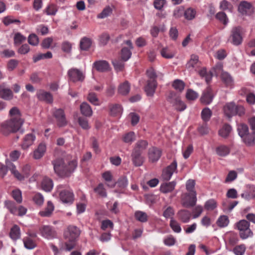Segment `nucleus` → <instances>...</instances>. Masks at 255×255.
Here are the masks:
<instances>
[{
    "instance_id": "f257e3e1",
    "label": "nucleus",
    "mask_w": 255,
    "mask_h": 255,
    "mask_svg": "<svg viewBox=\"0 0 255 255\" xmlns=\"http://www.w3.org/2000/svg\"><path fill=\"white\" fill-rule=\"evenodd\" d=\"M52 164L53 165L55 173L61 177L70 176L77 166L75 160H72L66 164L64 159L61 158L53 160Z\"/></svg>"
},
{
    "instance_id": "f03ea898",
    "label": "nucleus",
    "mask_w": 255,
    "mask_h": 255,
    "mask_svg": "<svg viewBox=\"0 0 255 255\" xmlns=\"http://www.w3.org/2000/svg\"><path fill=\"white\" fill-rule=\"evenodd\" d=\"M21 123L16 122L9 119L0 124V132L4 135H7L11 133L16 132L21 128Z\"/></svg>"
},
{
    "instance_id": "7ed1b4c3",
    "label": "nucleus",
    "mask_w": 255,
    "mask_h": 255,
    "mask_svg": "<svg viewBox=\"0 0 255 255\" xmlns=\"http://www.w3.org/2000/svg\"><path fill=\"white\" fill-rule=\"evenodd\" d=\"M225 115L229 118L238 115L241 116L245 113L244 108L242 106L236 105L234 103L226 104L224 107Z\"/></svg>"
},
{
    "instance_id": "20e7f679",
    "label": "nucleus",
    "mask_w": 255,
    "mask_h": 255,
    "mask_svg": "<svg viewBox=\"0 0 255 255\" xmlns=\"http://www.w3.org/2000/svg\"><path fill=\"white\" fill-rule=\"evenodd\" d=\"M59 249L55 245L51 244L50 247L52 249L54 255H57L59 251H70L75 248L76 246L75 240H61L59 242Z\"/></svg>"
},
{
    "instance_id": "39448f33",
    "label": "nucleus",
    "mask_w": 255,
    "mask_h": 255,
    "mask_svg": "<svg viewBox=\"0 0 255 255\" xmlns=\"http://www.w3.org/2000/svg\"><path fill=\"white\" fill-rule=\"evenodd\" d=\"M242 30L243 28L240 26L233 27L228 41L236 46L241 45L243 41Z\"/></svg>"
},
{
    "instance_id": "423d86ee",
    "label": "nucleus",
    "mask_w": 255,
    "mask_h": 255,
    "mask_svg": "<svg viewBox=\"0 0 255 255\" xmlns=\"http://www.w3.org/2000/svg\"><path fill=\"white\" fill-rule=\"evenodd\" d=\"M197 202L196 191H191L186 193L182 195L181 204L187 208L193 207L195 206Z\"/></svg>"
},
{
    "instance_id": "0eeeda50",
    "label": "nucleus",
    "mask_w": 255,
    "mask_h": 255,
    "mask_svg": "<svg viewBox=\"0 0 255 255\" xmlns=\"http://www.w3.org/2000/svg\"><path fill=\"white\" fill-rule=\"evenodd\" d=\"M237 227L240 231V236L243 239L251 237L253 232L250 229V223L246 220H242L237 223Z\"/></svg>"
},
{
    "instance_id": "6e6552de",
    "label": "nucleus",
    "mask_w": 255,
    "mask_h": 255,
    "mask_svg": "<svg viewBox=\"0 0 255 255\" xmlns=\"http://www.w3.org/2000/svg\"><path fill=\"white\" fill-rule=\"evenodd\" d=\"M62 185H59L58 187L60 200L63 203H72L74 200V195L72 190L70 189H62Z\"/></svg>"
},
{
    "instance_id": "1a4fd4ad",
    "label": "nucleus",
    "mask_w": 255,
    "mask_h": 255,
    "mask_svg": "<svg viewBox=\"0 0 255 255\" xmlns=\"http://www.w3.org/2000/svg\"><path fill=\"white\" fill-rule=\"evenodd\" d=\"M53 116L56 119L58 127H62L67 125L66 116L62 109H55L53 112Z\"/></svg>"
},
{
    "instance_id": "9d476101",
    "label": "nucleus",
    "mask_w": 255,
    "mask_h": 255,
    "mask_svg": "<svg viewBox=\"0 0 255 255\" xmlns=\"http://www.w3.org/2000/svg\"><path fill=\"white\" fill-rule=\"evenodd\" d=\"M69 80L73 82H82L85 79V76L80 70L77 68H71L68 71Z\"/></svg>"
},
{
    "instance_id": "9b49d317",
    "label": "nucleus",
    "mask_w": 255,
    "mask_h": 255,
    "mask_svg": "<svg viewBox=\"0 0 255 255\" xmlns=\"http://www.w3.org/2000/svg\"><path fill=\"white\" fill-rule=\"evenodd\" d=\"M176 168L177 162L174 160L169 166L163 169L161 176L163 180L166 181L169 180Z\"/></svg>"
},
{
    "instance_id": "f8f14e48",
    "label": "nucleus",
    "mask_w": 255,
    "mask_h": 255,
    "mask_svg": "<svg viewBox=\"0 0 255 255\" xmlns=\"http://www.w3.org/2000/svg\"><path fill=\"white\" fill-rule=\"evenodd\" d=\"M214 95L212 90L210 87H208L203 92L200 98V101L202 104L209 105L213 101Z\"/></svg>"
},
{
    "instance_id": "ddd939ff",
    "label": "nucleus",
    "mask_w": 255,
    "mask_h": 255,
    "mask_svg": "<svg viewBox=\"0 0 255 255\" xmlns=\"http://www.w3.org/2000/svg\"><path fill=\"white\" fill-rule=\"evenodd\" d=\"M81 233L80 230L76 226H69L64 233L65 238L68 239H76Z\"/></svg>"
},
{
    "instance_id": "4468645a",
    "label": "nucleus",
    "mask_w": 255,
    "mask_h": 255,
    "mask_svg": "<svg viewBox=\"0 0 255 255\" xmlns=\"http://www.w3.org/2000/svg\"><path fill=\"white\" fill-rule=\"evenodd\" d=\"M37 99L41 101H43L47 104H52L53 101V98L52 94L43 90H40L36 93Z\"/></svg>"
},
{
    "instance_id": "2eb2a0df",
    "label": "nucleus",
    "mask_w": 255,
    "mask_h": 255,
    "mask_svg": "<svg viewBox=\"0 0 255 255\" xmlns=\"http://www.w3.org/2000/svg\"><path fill=\"white\" fill-rule=\"evenodd\" d=\"M41 235L45 238H54L56 233L54 230L50 226H43L39 229Z\"/></svg>"
},
{
    "instance_id": "dca6fc26",
    "label": "nucleus",
    "mask_w": 255,
    "mask_h": 255,
    "mask_svg": "<svg viewBox=\"0 0 255 255\" xmlns=\"http://www.w3.org/2000/svg\"><path fill=\"white\" fill-rule=\"evenodd\" d=\"M141 154V153L132 150L131 153V161L135 166L138 167L143 164L144 157Z\"/></svg>"
},
{
    "instance_id": "f3484780",
    "label": "nucleus",
    "mask_w": 255,
    "mask_h": 255,
    "mask_svg": "<svg viewBox=\"0 0 255 255\" xmlns=\"http://www.w3.org/2000/svg\"><path fill=\"white\" fill-rule=\"evenodd\" d=\"M161 155V151L157 147H152L148 149V158L151 162H156Z\"/></svg>"
},
{
    "instance_id": "a211bd4d",
    "label": "nucleus",
    "mask_w": 255,
    "mask_h": 255,
    "mask_svg": "<svg viewBox=\"0 0 255 255\" xmlns=\"http://www.w3.org/2000/svg\"><path fill=\"white\" fill-rule=\"evenodd\" d=\"M192 216L191 212L186 209H181L178 211L177 217L181 222L188 223Z\"/></svg>"
},
{
    "instance_id": "6ab92c4d",
    "label": "nucleus",
    "mask_w": 255,
    "mask_h": 255,
    "mask_svg": "<svg viewBox=\"0 0 255 255\" xmlns=\"http://www.w3.org/2000/svg\"><path fill=\"white\" fill-rule=\"evenodd\" d=\"M35 140V136L33 133L27 134L23 139L21 143V148L24 150H26L31 145H32Z\"/></svg>"
},
{
    "instance_id": "aec40b11",
    "label": "nucleus",
    "mask_w": 255,
    "mask_h": 255,
    "mask_svg": "<svg viewBox=\"0 0 255 255\" xmlns=\"http://www.w3.org/2000/svg\"><path fill=\"white\" fill-rule=\"evenodd\" d=\"M10 119L16 122L21 123L23 124L24 120L21 118V115L19 110L16 107L12 108L9 111Z\"/></svg>"
},
{
    "instance_id": "412c9836",
    "label": "nucleus",
    "mask_w": 255,
    "mask_h": 255,
    "mask_svg": "<svg viewBox=\"0 0 255 255\" xmlns=\"http://www.w3.org/2000/svg\"><path fill=\"white\" fill-rule=\"evenodd\" d=\"M156 88V82L155 80H149L147 81V85L144 87V91L148 96H153Z\"/></svg>"
},
{
    "instance_id": "4be33fe9",
    "label": "nucleus",
    "mask_w": 255,
    "mask_h": 255,
    "mask_svg": "<svg viewBox=\"0 0 255 255\" xmlns=\"http://www.w3.org/2000/svg\"><path fill=\"white\" fill-rule=\"evenodd\" d=\"M93 66L98 71L101 72L108 71L110 68L109 64L105 60L96 61L94 63Z\"/></svg>"
},
{
    "instance_id": "5701e85b",
    "label": "nucleus",
    "mask_w": 255,
    "mask_h": 255,
    "mask_svg": "<svg viewBox=\"0 0 255 255\" xmlns=\"http://www.w3.org/2000/svg\"><path fill=\"white\" fill-rule=\"evenodd\" d=\"M237 130L239 135L242 138V140H245L248 143H250L247 138L245 137L249 132L248 126L244 124H239L238 126Z\"/></svg>"
},
{
    "instance_id": "b1692460",
    "label": "nucleus",
    "mask_w": 255,
    "mask_h": 255,
    "mask_svg": "<svg viewBox=\"0 0 255 255\" xmlns=\"http://www.w3.org/2000/svg\"><path fill=\"white\" fill-rule=\"evenodd\" d=\"M46 145L44 143H40L37 148L34 150L33 157L35 159H40L44 155L46 151Z\"/></svg>"
},
{
    "instance_id": "393cba45",
    "label": "nucleus",
    "mask_w": 255,
    "mask_h": 255,
    "mask_svg": "<svg viewBox=\"0 0 255 255\" xmlns=\"http://www.w3.org/2000/svg\"><path fill=\"white\" fill-rule=\"evenodd\" d=\"M13 97V94L11 90L6 88L3 85H0V98L5 100H11Z\"/></svg>"
},
{
    "instance_id": "a878e982",
    "label": "nucleus",
    "mask_w": 255,
    "mask_h": 255,
    "mask_svg": "<svg viewBox=\"0 0 255 255\" xmlns=\"http://www.w3.org/2000/svg\"><path fill=\"white\" fill-rule=\"evenodd\" d=\"M176 184L175 181L163 183L160 186V190L163 193L171 192L174 189Z\"/></svg>"
},
{
    "instance_id": "bb28decb",
    "label": "nucleus",
    "mask_w": 255,
    "mask_h": 255,
    "mask_svg": "<svg viewBox=\"0 0 255 255\" xmlns=\"http://www.w3.org/2000/svg\"><path fill=\"white\" fill-rule=\"evenodd\" d=\"M241 196L247 200L255 198V187L254 185H248L246 191L241 194Z\"/></svg>"
},
{
    "instance_id": "cd10ccee",
    "label": "nucleus",
    "mask_w": 255,
    "mask_h": 255,
    "mask_svg": "<svg viewBox=\"0 0 255 255\" xmlns=\"http://www.w3.org/2000/svg\"><path fill=\"white\" fill-rule=\"evenodd\" d=\"M148 144V143L147 140L142 139L139 140L135 143L132 150H135L142 153L143 151L146 149Z\"/></svg>"
},
{
    "instance_id": "c85d7f7f",
    "label": "nucleus",
    "mask_w": 255,
    "mask_h": 255,
    "mask_svg": "<svg viewBox=\"0 0 255 255\" xmlns=\"http://www.w3.org/2000/svg\"><path fill=\"white\" fill-rule=\"evenodd\" d=\"M81 114L87 117H90L92 116L93 111L91 106L87 102H83L80 105Z\"/></svg>"
},
{
    "instance_id": "c756f323",
    "label": "nucleus",
    "mask_w": 255,
    "mask_h": 255,
    "mask_svg": "<svg viewBox=\"0 0 255 255\" xmlns=\"http://www.w3.org/2000/svg\"><path fill=\"white\" fill-rule=\"evenodd\" d=\"M128 180L126 176H123L120 177L118 181L112 184H107V186L111 187L114 188L116 186V184L118 185V186L122 189H125L128 185Z\"/></svg>"
},
{
    "instance_id": "7c9ffc66",
    "label": "nucleus",
    "mask_w": 255,
    "mask_h": 255,
    "mask_svg": "<svg viewBox=\"0 0 255 255\" xmlns=\"http://www.w3.org/2000/svg\"><path fill=\"white\" fill-rule=\"evenodd\" d=\"M180 99V96L175 92L170 91L166 96L167 101L174 106Z\"/></svg>"
},
{
    "instance_id": "2f4dec72",
    "label": "nucleus",
    "mask_w": 255,
    "mask_h": 255,
    "mask_svg": "<svg viewBox=\"0 0 255 255\" xmlns=\"http://www.w3.org/2000/svg\"><path fill=\"white\" fill-rule=\"evenodd\" d=\"M252 5L250 2L242 1L238 6V10L242 14H246L248 11L251 9Z\"/></svg>"
},
{
    "instance_id": "473e14b6",
    "label": "nucleus",
    "mask_w": 255,
    "mask_h": 255,
    "mask_svg": "<svg viewBox=\"0 0 255 255\" xmlns=\"http://www.w3.org/2000/svg\"><path fill=\"white\" fill-rule=\"evenodd\" d=\"M130 91V84L127 81H125L121 84L118 88V93L122 95H128Z\"/></svg>"
},
{
    "instance_id": "72a5a7b5",
    "label": "nucleus",
    "mask_w": 255,
    "mask_h": 255,
    "mask_svg": "<svg viewBox=\"0 0 255 255\" xmlns=\"http://www.w3.org/2000/svg\"><path fill=\"white\" fill-rule=\"evenodd\" d=\"M199 74L201 77L205 78L207 84H209L210 82L214 75L212 71L207 72L206 68H202L201 69L199 72Z\"/></svg>"
},
{
    "instance_id": "f704fd0d",
    "label": "nucleus",
    "mask_w": 255,
    "mask_h": 255,
    "mask_svg": "<svg viewBox=\"0 0 255 255\" xmlns=\"http://www.w3.org/2000/svg\"><path fill=\"white\" fill-rule=\"evenodd\" d=\"M125 61L122 58L115 59L112 61V64L117 71H122L124 69Z\"/></svg>"
},
{
    "instance_id": "c9c22d12",
    "label": "nucleus",
    "mask_w": 255,
    "mask_h": 255,
    "mask_svg": "<svg viewBox=\"0 0 255 255\" xmlns=\"http://www.w3.org/2000/svg\"><path fill=\"white\" fill-rule=\"evenodd\" d=\"M92 40L90 38L84 37L81 39L80 46L81 50H88L92 45Z\"/></svg>"
},
{
    "instance_id": "e433bc0d",
    "label": "nucleus",
    "mask_w": 255,
    "mask_h": 255,
    "mask_svg": "<svg viewBox=\"0 0 255 255\" xmlns=\"http://www.w3.org/2000/svg\"><path fill=\"white\" fill-rule=\"evenodd\" d=\"M42 188L45 191H50L53 187V181L48 178H44L41 183Z\"/></svg>"
},
{
    "instance_id": "4c0bfd02",
    "label": "nucleus",
    "mask_w": 255,
    "mask_h": 255,
    "mask_svg": "<svg viewBox=\"0 0 255 255\" xmlns=\"http://www.w3.org/2000/svg\"><path fill=\"white\" fill-rule=\"evenodd\" d=\"M54 210V206L51 201L47 202V207L44 210L40 211L39 214L42 217L50 216Z\"/></svg>"
},
{
    "instance_id": "58836bf2",
    "label": "nucleus",
    "mask_w": 255,
    "mask_h": 255,
    "mask_svg": "<svg viewBox=\"0 0 255 255\" xmlns=\"http://www.w3.org/2000/svg\"><path fill=\"white\" fill-rule=\"evenodd\" d=\"M88 101L94 106H100V101L97 94L93 92H90L88 94Z\"/></svg>"
},
{
    "instance_id": "ea45409f",
    "label": "nucleus",
    "mask_w": 255,
    "mask_h": 255,
    "mask_svg": "<svg viewBox=\"0 0 255 255\" xmlns=\"http://www.w3.org/2000/svg\"><path fill=\"white\" fill-rule=\"evenodd\" d=\"M134 217L136 220L142 223H145L148 220L147 214L140 211H137L135 212Z\"/></svg>"
},
{
    "instance_id": "a19ab883",
    "label": "nucleus",
    "mask_w": 255,
    "mask_h": 255,
    "mask_svg": "<svg viewBox=\"0 0 255 255\" xmlns=\"http://www.w3.org/2000/svg\"><path fill=\"white\" fill-rule=\"evenodd\" d=\"M230 152V148L224 145H221L216 148V152L220 156H225L228 155Z\"/></svg>"
},
{
    "instance_id": "79ce46f5",
    "label": "nucleus",
    "mask_w": 255,
    "mask_h": 255,
    "mask_svg": "<svg viewBox=\"0 0 255 255\" xmlns=\"http://www.w3.org/2000/svg\"><path fill=\"white\" fill-rule=\"evenodd\" d=\"M232 130V127L229 124H225L222 128L219 130V135L224 138L228 137Z\"/></svg>"
},
{
    "instance_id": "37998d69",
    "label": "nucleus",
    "mask_w": 255,
    "mask_h": 255,
    "mask_svg": "<svg viewBox=\"0 0 255 255\" xmlns=\"http://www.w3.org/2000/svg\"><path fill=\"white\" fill-rule=\"evenodd\" d=\"M52 57V54L50 51H47L46 53H39L33 57V60L34 63L44 59H50Z\"/></svg>"
},
{
    "instance_id": "c03bdc74",
    "label": "nucleus",
    "mask_w": 255,
    "mask_h": 255,
    "mask_svg": "<svg viewBox=\"0 0 255 255\" xmlns=\"http://www.w3.org/2000/svg\"><path fill=\"white\" fill-rule=\"evenodd\" d=\"M110 111V114L112 116H115L120 113L122 111V107L120 104H110L109 106Z\"/></svg>"
},
{
    "instance_id": "a18cd8bd",
    "label": "nucleus",
    "mask_w": 255,
    "mask_h": 255,
    "mask_svg": "<svg viewBox=\"0 0 255 255\" xmlns=\"http://www.w3.org/2000/svg\"><path fill=\"white\" fill-rule=\"evenodd\" d=\"M5 206L12 214H16L17 212V208L16 207L15 203L11 201H5L4 202Z\"/></svg>"
},
{
    "instance_id": "49530a36",
    "label": "nucleus",
    "mask_w": 255,
    "mask_h": 255,
    "mask_svg": "<svg viewBox=\"0 0 255 255\" xmlns=\"http://www.w3.org/2000/svg\"><path fill=\"white\" fill-rule=\"evenodd\" d=\"M221 77L222 80L227 86L232 85L233 81V79L228 73L226 72H222Z\"/></svg>"
},
{
    "instance_id": "de8ad7c7",
    "label": "nucleus",
    "mask_w": 255,
    "mask_h": 255,
    "mask_svg": "<svg viewBox=\"0 0 255 255\" xmlns=\"http://www.w3.org/2000/svg\"><path fill=\"white\" fill-rule=\"evenodd\" d=\"M11 239H18L20 238V228L17 225L13 226L9 233Z\"/></svg>"
},
{
    "instance_id": "09e8293b",
    "label": "nucleus",
    "mask_w": 255,
    "mask_h": 255,
    "mask_svg": "<svg viewBox=\"0 0 255 255\" xmlns=\"http://www.w3.org/2000/svg\"><path fill=\"white\" fill-rule=\"evenodd\" d=\"M212 112L208 108L203 109L201 112V118L205 122L209 121L212 116Z\"/></svg>"
},
{
    "instance_id": "8fccbe9b",
    "label": "nucleus",
    "mask_w": 255,
    "mask_h": 255,
    "mask_svg": "<svg viewBox=\"0 0 255 255\" xmlns=\"http://www.w3.org/2000/svg\"><path fill=\"white\" fill-rule=\"evenodd\" d=\"M94 191L103 198H105L107 196L106 189L104 188L103 183L99 184L97 187L94 188Z\"/></svg>"
},
{
    "instance_id": "3c124183",
    "label": "nucleus",
    "mask_w": 255,
    "mask_h": 255,
    "mask_svg": "<svg viewBox=\"0 0 255 255\" xmlns=\"http://www.w3.org/2000/svg\"><path fill=\"white\" fill-rule=\"evenodd\" d=\"M131 49H129L127 47H123L121 51V58L124 60V61H127L128 60L131 55V52L130 51Z\"/></svg>"
},
{
    "instance_id": "603ef678",
    "label": "nucleus",
    "mask_w": 255,
    "mask_h": 255,
    "mask_svg": "<svg viewBox=\"0 0 255 255\" xmlns=\"http://www.w3.org/2000/svg\"><path fill=\"white\" fill-rule=\"evenodd\" d=\"M245 137H246L249 142H250V143H248L245 140H242L247 146H252L255 145V131H253L252 130L251 132H249V133Z\"/></svg>"
},
{
    "instance_id": "864d4df0",
    "label": "nucleus",
    "mask_w": 255,
    "mask_h": 255,
    "mask_svg": "<svg viewBox=\"0 0 255 255\" xmlns=\"http://www.w3.org/2000/svg\"><path fill=\"white\" fill-rule=\"evenodd\" d=\"M184 16L188 20H192L195 17L196 11L195 9L189 7L184 12Z\"/></svg>"
},
{
    "instance_id": "5fc2aeb1",
    "label": "nucleus",
    "mask_w": 255,
    "mask_h": 255,
    "mask_svg": "<svg viewBox=\"0 0 255 255\" xmlns=\"http://www.w3.org/2000/svg\"><path fill=\"white\" fill-rule=\"evenodd\" d=\"M113 10L110 6H107L105 7L102 11L98 14L97 18H104L109 16L112 14Z\"/></svg>"
},
{
    "instance_id": "6e6d98bb",
    "label": "nucleus",
    "mask_w": 255,
    "mask_h": 255,
    "mask_svg": "<svg viewBox=\"0 0 255 255\" xmlns=\"http://www.w3.org/2000/svg\"><path fill=\"white\" fill-rule=\"evenodd\" d=\"M172 86L175 90L182 92L184 89L185 83L182 80L176 79L173 82Z\"/></svg>"
},
{
    "instance_id": "4d7b16f0",
    "label": "nucleus",
    "mask_w": 255,
    "mask_h": 255,
    "mask_svg": "<svg viewBox=\"0 0 255 255\" xmlns=\"http://www.w3.org/2000/svg\"><path fill=\"white\" fill-rule=\"evenodd\" d=\"M26 37L20 33L17 32L14 36V44L15 45H19L26 40Z\"/></svg>"
},
{
    "instance_id": "13d9d810",
    "label": "nucleus",
    "mask_w": 255,
    "mask_h": 255,
    "mask_svg": "<svg viewBox=\"0 0 255 255\" xmlns=\"http://www.w3.org/2000/svg\"><path fill=\"white\" fill-rule=\"evenodd\" d=\"M135 139V136L134 132L130 131L126 134L123 137V140L125 142L131 143Z\"/></svg>"
},
{
    "instance_id": "bf43d9fd",
    "label": "nucleus",
    "mask_w": 255,
    "mask_h": 255,
    "mask_svg": "<svg viewBox=\"0 0 255 255\" xmlns=\"http://www.w3.org/2000/svg\"><path fill=\"white\" fill-rule=\"evenodd\" d=\"M229 220L227 216H221L217 220V225L221 227H224L228 225Z\"/></svg>"
},
{
    "instance_id": "052dcab7",
    "label": "nucleus",
    "mask_w": 255,
    "mask_h": 255,
    "mask_svg": "<svg viewBox=\"0 0 255 255\" xmlns=\"http://www.w3.org/2000/svg\"><path fill=\"white\" fill-rule=\"evenodd\" d=\"M198 97V94L192 89H188L186 94V97L188 100L194 101Z\"/></svg>"
},
{
    "instance_id": "680f3d73",
    "label": "nucleus",
    "mask_w": 255,
    "mask_h": 255,
    "mask_svg": "<svg viewBox=\"0 0 255 255\" xmlns=\"http://www.w3.org/2000/svg\"><path fill=\"white\" fill-rule=\"evenodd\" d=\"M3 23L5 25H8L10 24L15 23L17 24H19L20 21L18 19H14L12 16H5L3 19Z\"/></svg>"
},
{
    "instance_id": "e2e57ef3",
    "label": "nucleus",
    "mask_w": 255,
    "mask_h": 255,
    "mask_svg": "<svg viewBox=\"0 0 255 255\" xmlns=\"http://www.w3.org/2000/svg\"><path fill=\"white\" fill-rule=\"evenodd\" d=\"M170 226L175 232L179 233L181 231L180 224L176 220L173 219H171L170 220Z\"/></svg>"
},
{
    "instance_id": "0e129e2a",
    "label": "nucleus",
    "mask_w": 255,
    "mask_h": 255,
    "mask_svg": "<svg viewBox=\"0 0 255 255\" xmlns=\"http://www.w3.org/2000/svg\"><path fill=\"white\" fill-rule=\"evenodd\" d=\"M216 17L224 25H226L228 22L227 16L225 12H219L216 15Z\"/></svg>"
},
{
    "instance_id": "69168bd1",
    "label": "nucleus",
    "mask_w": 255,
    "mask_h": 255,
    "mask_svg": "<svg viewBox=\"0 0 255 255\" xmlns=\"http://www.w3.org/2000/svg\"><path fill=\"white\" fill-rule=\"evenodd\" d=\"M28 42L31 45L36 46L38 44L39 39L36 34H31L28 37Z\"/></svg>"
},
{
    "instance_id": "338daca9",
    "label": "nucleus",
    "mask_w": 255,
    "mask_h": 255,
    "mask_svg": "<svg viewBox=\"0 0 255 255\" xmlns=\"http://www.w3.org/2000/svg\"><path fill=\"white\" fill-rule=\"evenodd\" d=\"M78 123L84 129H88L90 128L88 120L83 117L78 118Z\"/></svg>"
},
{
    "instance_id": "774afa93",
    "label": "nucleus",
    "mask_w": 255,
    "mask_h": 255,
    "mask_svg": "<svg viewBox=\"0 0 255 255\" xmlns=\"http://www.w3.org/2000/svg\"><path fill=\"white\" fill-rule=\"evenodd\" d=\"M217 207L216 201L214 199L207 201L205 204V208L207 210H213Z\"/></svg>"
}]
</instances>
